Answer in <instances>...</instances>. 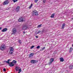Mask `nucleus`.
<instances>
[{"instance_id":"f257e3e1","label":"nucleus","mask_w":73,"mask_h":73,"mask_svg":"<svg viewBox=\"0 0 73 73\" xmlns=\"http://www.w3.org/2000/svg\"><path fill=\"white\" fill-rule=\"evenodd\" d=\"M0 49L1 50H4L5 49V45H2L0 47Z\"/></svg>"},{"instance_id":"f03ea898","label":"nucleus","mask_w":73,"mask_h":73,"mask_svg":"<svg viewBox=\"0 0 73 73\" xmlns=\"http://www.w3.org/2000/svg\"><path fill=\"white\" fill-rule=\"evenodd\" d=\"M13 52V47H11L10 48V54H12Z\"/></svg>"},{"instance_id":"7ed1b4c3","label":"nucleus","mask_w":73,"mask_h":73,"mask_svg":"<svg viewBox=\"0 0 73 73\" xmlns=\"http://www.w3.org/2000/svg\"><path fill=\"white\" fill-rule=\"evenodd\" d=\"M33 12L34 15L36 16H37L38 15V13H37V11H36V10H34L33 11Z\"/></svg>"},{"instance_id":"20e7f679","label":"nucleus","mask_w":73,"mask_h":73,"mask_svg":"<svg viewBox=\"0 0 73 73\" xmlns=\"http://www.w3.org/2000/svg\"><path fill=\"white\" fill-rule=\"evenodd\" d=\"M17 31L16 29H15V28L13 29L12 30L13 34L14 35H15V33H16Z\"/></svg>"},{"instance_id":"39448f33","label":"nucleus","mask_w":73,"mask_h":73,"mask_svg":"<svg viewBox=\"0 0 73 73\" xmlns=\"http://www.w3.org/2000/svg\"><path fill=\"white\" fill-rule=\"evenodd\" d=\"M9 3V2L8 1V0H7L4 2L3 4V5H7V4H8Z\"/></svg>"},{"instance_id":"423d86ee","label":"nucleus","mask_w":73,"mask_h":73,"mask_svg":"<svg viewBox=\"0 0 73 73\" xmlns=\"http://www.w3.org/2000/svg\"><path fill=\"white\" fill-rule=\"evenodd\" d=\"M31 62L32 64H35L36 63V62H37V61H36L35 60H31Z\"/></svg>"},{"instance_id":"0eeeda50","label":"nucleus","mask_w":73,"mask_h":73,"mask_svg":"<svg viewBox=\"0 0 73 73\" xmlns=\"http://www.w3.org/2000/svg\"><path fill=\"white\" fill-rule=\"evenodd\" d=\"M20 8V7L19 6H18L17 7L16 10V12H18V11H19Z\"/></svg>"},{"instance_id":"6e6552de","label":"nucleus","mask_w":73,"mask_h":73,"mask_svg":"<svg viewBox=\"0 0 73 73\" xmlns=\"http://www.w3.org/2000/svg\"><path fill=\"white\" fill-rule=\"evenodd\" d=\"M19 21V22H23V18H20L18 20Z\"/></svg>"},{"instance_id":"1a4fd4ad","label":"nucleus","mask_w":73,"mask_h":73,"mask_svg":"<svg viewBox=\"0 0 73 73\" xmlns=\"http://www.w3.org/2000/svg\"><path fill=\"white\" fill-rule=\"evenodd\" d=\"M54 60V59L53 58H51L50 59V62H49V64H51L52 63L53 61Z\"/></svg>"},{"instance_id":"9d476101","label":"nucleus","mask_w":73,"mask_h":73,"mask_svg":"<svg viewBox=\"0 0 73 73\" xmlns=\"http://www.w3.org/2000/svg\"><path fill=\"white\" fill-rule=\"evenodd\" d=\"M33 55H34V54H33V53H31L29 54V57L32 58V57L33 56Z\"/></svg>"},{"instance_id":"9b49d317","label":"nucleus","mask_w":73,"mask_h":73,"mask_svg":"<svg viewBox=\"0 0 73 73\" xmlns=\"http://www.w3.org/2000/svg\"><path fill=\"white\" fill-rule=\"evenodd\" d=\"M10 66L12 67L14 66V64L13 63V62H12L10 63V64L9 65Z\"/></svg>"},{"instance_id":"f8f14e48","label":"nucleus","mask_w":73,"mask_h":73,"mask_svg":"<svg viewBox=\"0 0 73 73\" xmlns=\"http://www.w3.org/2000/svg\"><path fill=\"white\" fill-rule=\"evenodd\" d=\"M10 61V59H9L7 61H4L5 62H6L7 64H10V63H9V61Z\"/></svg>"},{"instance_id":"ddd939ff","label":"nucleus","mask_w":73,"mask_h":73,"mask_svg":"<svg viewBox=\"0 0 73 73\" xmlns=\"http://www.w3.org/2000/svg\"><path fill=\"white\" fill-rule=\"evenodd\" d=\"M7 31V28H5L3 29L2 30V31L3 32H6Z\"/></svg>"},{"instance_id":"4468645a","label":"nucleus","mask_w":73,"mask_h":73,"mask_svg":"<svg viewBox=\"0 0 73 73\" xmlns=\"http://www.w3.org/2000/svg\"><path fill=\"white\" fill-rule=\"evenodd\" d=\"M60 61H61V62H63L64 60V58H63L61 57L60 58Z\"/></svg>"},{"instance_id":"2eb2a0df","label":"nucleus","mask_w":73,"mask_h":73,"mask_svg":"<svg viewBox=\"0 0 73 73\" xmlns=\"http://www.w3.org/2000/svg\"><path fill=\"white\" fill-rule=\"evenodd\" d=\"M19 69H20V67H16L15 68V69L16 71H18Z\"/></svg>"},{"instance_id":"dca6fc26","label":"nucleus","mask_w":73,"mask_h":73,"mask_svg":"<svg viewBox=\"0 0 73 73\" xmlns=\"http://www.w3.org/2000/svg\"><path fill=\"white\" fill-rule=\"evenodd\" d=\"M54 13H53L51 15V18H54Z\"/></svg>"},{"instance_id":"f3484780","label":"nucleus","mask_w":73,"mask_h":73,"mask_svg":"<svg viewBox=\"0 0 73 73\" xmlns=\"http://www.w3.org/2000/svg\"><path fill=\"white\" fill-rule=\"evenodd\" d=\"M23 29H26L27 28V26L26 25H25L23 27Z\"/></svg>"},{"instance_id":"a211bd4d","label":"nucleus","mask_w":73,"mask_h":73,"mask_svg":"<svg viewBox=\"0 0 73 73\" xmlns=\"http://www.w3.org/2000/svg\"><path fill=\"white\" fill-rule=\"evenodd\" d=\"M19 72H18V73H20L21 72V68H20L19 70Z\"/></svg>"},{"instance_id":"6ab92c4d","label":"nucleus","mask_w":73,"mask_h":73,"mask_svg":"<svg viewBox=\"0 0 73 73\" xmlns=\"http://www.w3.org/2000/svg\"><path fill=\"white\" fill-rule=\"evenodd\" d=\"M73 65H71L70 66L69 68L70 69H72V68H73Z\"/></svg>"},{"instance_id":"aec40b11","label":"nucleus","mask_w":73,"mask_h":73,"mask_svg":"<svg viewBox=\"0 0 73 73\" xmlns=\"http://www.w3.org/2000/svg\"><path fill=\"white\" fill-rule=\"evenodd\" d=\"M13 63H14V64H15V63H16V62H17V61H16L15 60H13Z\"/></svg>"},{"instance_id":"412c9836","label":"nucleus","mask_w":73,"mask_h":73,"mask_svg":"<svg viewBox=\"0 0 73 73\" xmlns=\"http://www.w3.org/2000/svg\"><path fill=\"white\" fill-rule=\"evenodd\" d=\"M42 25H38L37 27V28H41V27Z\"/></svg>"},{"instance_id":"4be33fe9","label":"nucleus","mask_w":73,"mask_h":73,"mask_svg":"<svg viewBox=\"0 0 73 73\" xmlns=\"http://www.w3.org/2000/svg\"><path fill=\"white\" fill-rule=\"evenodd\" d=\"M64 27H65V24H63L62 26V28L63 29L64 28Z\"/></svg>"},{"instance_id":"5701e85b","label":"nucleus","mask_w":73,"mask_h":73,"mask_svg":"<svg viewBox=\"0 0 73 73\" xmlns=\"http://www.w3.org/2000/svg\"><path fill=\"white\" fill-rule=\"evenodd\" d=\"M32 5H33V4H31V6L29 7V9H30V8H31V7H32Z\"/></svg>"},{"instance_id":"b1692460","label":"nucleus","mask_w":73,"mask_h":73,"mask_svg":"<svg viewBox=\"0 0 73 73\" xmlns=\"http://www.w3.org/2000/svg\"><path fill=\"white\" fill-rule=\"evenodd\" d=\"M18 42H19V44H21V41L20 40H18Z\"/></svg>"},{"instance_id":"393cba45","label":"nucleus","mask_w":73,"mask_h":73,"mask_svg":"<svg viewBox=\"0 0 73 73\" xmlns=\"http://www.w3.org/2000/svg\"><path fill=\"white\" fill-rule=\"evenodd\" d=\"M13 1L14 3H15V2L17 1V0H13Z\"/></svg>"},{"instance_id":"a878e982","label":"nucleus","mask_w":73,"mask_h":73,"mask_svg":"<svg viewBox=\"0 0 73 73\" xmlns=\"http://www.w3.org/2000/svg\"><path fill=\"white\" fill-rule=\"evenodd\" d=\"M40 48V46H38L36 47V48H37V49H39Z\"/></svg>"},{"instance_id":"bb28decb","label":"nucleus","mask_w":73,"mask_h":73,"mask_svg":"<svg viewBox=\"0 0 73 73\" xmlns=\"http://www.w3.org/2000/svg\"><path fill=\"white\" fill-rule=\"evenodd\" d=\"M35 47V46H32L31 48V49H33Z\"/></svg>"},{"instance_id":"cd10ccee","label":"nucleus","mask_w":73,"mask_h":73,"mask_svg":"<svg viewBox=\"0 0 73 73\" xmlns=\"http://www.w3.org/2000/svg\"><path fill=\"white\" fill-rule=\"evenodd\" d=\"M40 32H41V31H38L37 33L38 34L40 33Z\"/></svg>"},{"instance_id":"c85d7f7f","label":"nucleus","mask_w":73,"mask_h":73,"mask_svg":"<svg viewBox=\"0 0 73 73\" xmlns=\"http://www.w3.org/2000/svg\"><path fill=\"white\" fill-rule=\"evenodd\" d=\"M45 47H43V48H42V50H43V49H45Z\"/></svg>"},{"instance_id":"c756f323","label":"nucleus","mask_w":73,"mask_h":73,"mask_svg":"<svg viewBox=\"0 0 73 73\" xmlns=\"http://www.w3.org/2000/svg\"><path fill=\"white\" fill-rule=\"evenodd\" d=\"M35 3H37L38 1V0H35Z\"/></svg>"},{"instance_id":"7c9ffc66","label":"nucleus","mask_w":73,"mask_h":73,"mask_svg":"<svg viewBox=\"0 0 73 73\" xmlns=\"http://www.w3.org/2000/svg\"><path fill=\"white\" fill-rule=\"evenodd\" d=\"M42 31V33H43L44 32V30H43L42 31Z\"/></svg>"},{"instance_id":"2f4dec72","label":"nucleus","mask_w":73,"mask_h":73,"mask_svg":"<svg viewBox=\"0 0 73 73\" xmlns=\"http://www.w3.org/2000/svg\"><path fill=\"white\" fill-rule=\"evenodd\" d=\"M43 2L44 3H45V2H46V1L45 0H43Z\"/></svg>"},{"instance_id":"473e14b6","label":"nucleus","mask_w":73,"mask_h":73,"mask_svg":"<svg viewBox=\"0 0 73 73\" xmlns=\"http://www.w3.org/2000/svg\"><path fill=\"white\" fill-rule=\"evenodd\" d=\"M72 50H70V51H69V52H72Z\"/></svg>"},{"instance_id":"72a5a7b5","label":"nucleus","mask_w":73,"mask_h":73,"mask_svg":"<svg viewBox=\"0 0 73 73\" xmlns=\"http://www.w3.org/2000/svg\"><path fill=\"white\" fill-rule=\"evenodd\" d=\"M3 70L5 72H6V70H5V68H4L3 69Z\"/></svg>"},{"instance_id":"f704fd0d","label":"nucleus","mask_w":73,"mask_h":73,"mask_svg":"<svg viewBox=\"0 0 73 73\" xmlns=\"http://www.w3.org/2000/svg\"><path fill=\"white\" fill-rule=\"evenodd\" d=\"M70 50H72V47H71L70 48Z\"/></svg>"},{"instance_id":"c9c22d12","label":"nucleus","mask_w":73,"mask_h":73,"mask_svg":"<svg viewBox=\"0 0 73 73\" xmlns=\"http://www.w3.org/2000/svg\"><path fill=\"white\" fill-rule=\"evenodd\" d=\"M36 38H38V36H36Z\"/></svg>"},{"instance_id":"e433bc0d","label":"nucleus","mask_w":73,"mask_h":73,"mask_svg":"<svg viewBox=\"0 0 73 73\" xmlns=\"http://www.w3.org/2000/svg\"><path fill=\"white\" fill-rule=\"evenodd\" d=\"M1 29H2V28L1 27H0V30H1Z\"/></svg>"},{"instance_id":"4c0bfd02","label":"nucleus","mask_w":73,"mask_h":73,"mask_svg":"<svg viewBox=\"0 0 73 73\" xmlns=\"http://www.w3.org/2000/svg\"><path fill=\"white\" fill-rule=\"evenodd\" d=\"M23 33H25V31L23 32Z\"/></svg>"},{"instance_id":"58836bf2","label":"nucleus","mask_w":73,"mask_h":73,"mask_svg":"<svg viewBox=\"0 0 73 73\" xmlns=\"http://www.w3.org/2000/svg\"><path fill=\"white\" fill-rule=\"evenodd\" d=\"M72 19H73V18H72Z\"/></svg>"}]
</instances>
